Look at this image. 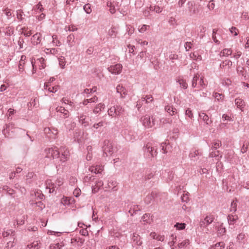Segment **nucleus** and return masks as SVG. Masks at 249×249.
Masks as SVG:
<instances>
[{"mask_svg": "<svg viewBox=\"0 0 249 249\" xmlns=\"http://www.w3.org/2000/svg\"><path fill=\"white\" fill-rule=\"evenodd\" d=\"M45 157L54 160L56 167L64 166L69 160L70 153L68 148L65 146H60L58 148L53 146L46 148L44 150Z\"/></svg>", "mask_w": 249, "mask_h": 249, "instance_id": "f257e3e1", "label": "nucleus"}, {"mask_svg": "<svg viewBox=\"0 0 249 249\" xmlns=\"http://www.w3.org/2000/svg\"><path fill=\"white\" fill-rule=\"evenodd\" d=\"M187 5L188 6V15L190 16L197 15L202 9L200 5H196L193 1H188Z\"/></svg>", "mask_w": 249, "mask_h": 249, "instance_id": "f03ea898", "label": "nucleus"}, {"mask_svg": "<svg viewBox=\"0 0 249 249\" xmlns=\"http://www.w3.org/2000/svg\"><path fill=\"white\" fill-rule=\"evenodd\" d=\"M140 121L143 126L146 128H151L155 124V118L153 116L151 117L148 115H145L142 117L140 119Z\"/></svg>", "mask_w": 249, "mask_h": 249, "instance_id": "7ed1b4c3", "label": "nucleus"}, {"mask_svg": "<svg viewBox=\"0 0 249 249\" xmlns=\"http://www.w3.org/2000/svg\"><path fill=\"white\" fill-rule=\"evenodd\" d=\"M215 219L214 215L211 213L207 214L204 218H201L199 222V226L201 228H205L208 231V226L212 223Z\"/></svg>", "mask_w": 249, "mask_h": 249, "instance_id": "20e7f679", "label": "nucleus"}, {"mask_svg": "<svg viewBox=\"0 0 249 249\" xmlns=\"http://www.w3.org/2000/svg\"><path fill=\"white\" fill-rule=\"evenodd\" d=\"M63 183L62 178H58L55 183H53L51 180H47L45 182L46 189H49V193H52L54 191V189L59 187Z\"/></svg>", "mask_w": 249, "mask_h": 249, "instance_id": "39448f33", "label": "nucleus"}, {"mask_svg": "<svg viewBox=\"0 0 249 249\" xmlns=\"http://www.w3.org/2000/svg\"><path fill=\"white\" fill-rule=\"evenodd\" d=\"M143 151L144 154L146 155L148 158L154 157L157 156V149L152 146L151 143H147L146 146L143 147Z\"/></svg>", "mask_w": 249, "mask_h": 249, "instance_id": "423d86ee", "label": "nucleus"}, {"mask_svg": "<svg viewBox=\"0 0 249 249\" xmlns=\"http://www.w3.org/2000/svg\"><path fill=\"white\" fill-rule=\"evenodd\" d=\"M103 156L107 157L111 155L113 153V147L112 143L108 140H105L103 146Z\"/></svg>", "mask_w": 249, "mask_h": 249, "instance_id": "0eeeda50", "label": "nucleus"}, {"mask_svg": "<svg viewBox=\"0 0 249 249\" xmlns=\"http://www.w3.org/2000/svg\"><path fill=\"white\" fill-rule=\"evenodd\" d=\"M44 133L50 140L55 139L58 134V130L54 128L45 127L44 129Z\"/></svg>", "mask_w": 249, "mask_h": 249, "instance_id": "6e6552de", "label": "nucleus"}, {"mask_svg": "<svg viewBox=\"0 0 249 249\" xmlns=\"http://www.w3.org/2000/svg\"><path fill=\"white\" fill-rule=\"evenodd\" d=\"M6 127L2 130V134L5 137H12V135L10 133V131L13 133L19 129L18 128H15L14 124H6Z\"/></svg>", "mask_w": 249, "mask_h": 249, "instance_id": "1a4fd4ad", "label": "nucleus"}, {"mask_svg": "<svg viewBox=\"0 0 249 249\" xmlns=\"http://www.w3.org/2000/svg\"><path fill=\"white\" fill-rule=\"evenodd\" d=\"M122 65L120 63H118L108 67L107 70L112 74H119L122 72Z\"/></svg>", "mask_w": 249, "mask_h": 249, "instance_id": "9d476101", "label": "nucleus"}, {"mask_svg": "<svg viewBox=\"0 0 249 249\" xmlns=\"http://www.w3.org/2000/svg\"><path fill=\"white\" fill-rule=\"evenodd\" d=\"M78 118L79 123L83 126L87 127L89 124V118L83 113L79 114L77 116Z\"/></svg>", "mask_w": 249, "mask_h": 249, "instance_id": "9b49d317", "label": "nucleus"}, {"mask_svg": "<svg viewBox=\"0 0 249 249\" xmlns=\"http://www.w3.org/2000/svg\"><path fill=\"white\" fill-rule=\"evenodd\" d=\"M159 194L156 191H153L150 194L148 195L144 199V202L147 204H149L151 202L155 200L158 196Z\"/></svg>", "mask_w": 249, "mask_h": 249, "instance_id": "f8f14e48", "label": "nucleus"}, {"mask_svg": "<svg viewBox=\"0 0 249 249\" xmlns=\"http://www.w3.org/2000/svg\"><path fill=\"white\" fill-rule=\"evenodd\" d=\"M217 230V234L218 236H221L225 234L226 230L223 226V223H217L215 226Z\"/></svg>", "mask_w": 249, "mask_h": 249, "instance_id": "ddd939ff", "label": "nucleus"}, {"mask_svg": "<svg viewBox=\"0 0 249 249\" xmlns=\"http://www.w3.org/2000/svg\"><path fill=\"white\" fill-rule=\"evenodd\" d=\"M128 207L129 209L128 213L131 216L136 214L137 212L141 211V208L138 205L130 204L128 206Z\"/></svg>", "mask_w": 249, "mask_h": 249, "instance_id": "4468645a", "label": "nucleus"}, {"mask_svg": "<svg viewBox=\"0 0 249 249\" xmlns=\"http://www.w3.org/2000/svg\"><path fill=\"white\" fill-rule=\"evenodd\" d=\"M232 65V62L230 60H226L223 61L220 65V68L229 71Z\"/></svg>", "mask_w": 249, "mask_h": 249, "instance_id": "2eb2a0df", "label": "nucleus"}, {"mask_svg": "<svg viewBox=\"0 0 249 249\" xmlns=\"http://www.w3.org/2000/svg\"><path fill=\"white\" fill-rule=\"evenodd\" d=\"M68 109L61 106H58L56 108V112L62 114L64 118H67L69 116L70 113Z\"/></svg>", "mask_w": 249, "mask_h": 249, "instance_id": "dca6fc26", "label": "nucleus"}, {"mask_svg": "<svg viewBox=\"0 0 249 249\" xmlns=\"http://www.w3.org/2000/svg\"><path fill=\"white\" fill-rule=\"evenodd\" d=\"M42 36L40 33H37L32 36L31 37V42L34 45H36L39 44L41 42Z\"/></svg>", "mask_w": 249, "mask_h": 249, "instance_id": "f3484780", "label": "nucleus"}, {"mask_svg": "<svg viewBox=\"0 0 249 249\" xmlns=\"http://www.w3.org/2000/svg\"><path fill=\"white\" fill-rule=\"evenodd\" d=\"M117 93L120 94L121 98H124L127 95L126 89L121 85H118L116 87Z\"/></svg>", "mask_w": 249, "mask_h": 249, "instance_id": "a211bd4d", "label": "nucleus"}, {"mask_svg": "<svg viewBox=\"0 0 249 249\" xmlns=\"http://www.w3.org/2000/svg\"><path fill=\"white\" fill-rule=\"evenodd\" d=\"M165 110L171 116L175 115L177 113V109L173 106L167 105L165 107Z\"/></svg>", "mask_w": 249, "mask_h": 249, "instance_id": "6ab92c4d", "label": "nucleus"}, {"mask_svg": "<svg viewBox=\"0 0 249 249\" xmlns=\"http://www.w3.org/2000/svg\"><path fill=\"white\" fill-rule=\"evenodd\" d=\"M199 119L202 120L207 125L210 124L212 123L211 120L209 119V116L204 112L199 113Z\"/></svg>", "mask_w": 249, "mask_h": 249, "instance_id": "aec40b11", "label": "nucleus"}, {"mask_svg": "<svg viewBox=\"0 0 249 249\" xmlns=\"http://www.w3.org/2000/svg\"><path fill=\"white\" fill-rule=\"evenodd\" d=\"M132 240L134 244L138 246H141L142 243L140 236L136 233L133 234Z\"/></svg>", "mask_w": 249, "mask_h": 249, "instance_id": "412c9836", "label": "nucleus"}, {"mask_svg": "<svg viewBox=\"0 0 249 249\" xmlns=\"http://www.w3.org/2000/svg\"><path fill=\"white\" fill-rule=\"evenodd\" d=\"M201 155L202 154L199 152L198 150H195L194 152L190 153L189 157L192 160L196 161L200 156H201Z\"/></svg>", "mask_w": 249, "mask_h": 249, "instance_id": "4be33fe9", "label": "nucleus"}, {"mask_svg": "<svg viewBox=\"0 0 249 249\" xmlns=\"http://www.w3.org/2000/svg\"><path fill=\"white\" fill-rule=\"evenodd\" d=\"M85 242V239L79 237H76L71 239L72 244L76 243L78 247H81Z\"/></svg>", "mask_w": 249, "mask_h": 249, "instance_id": "5701e85b", "label": "nucleus"}, {"mask_svg": "<svg viewBox=\"0 0 249 249\" xmlns=\"http://www.w3.org/2000/svg\"><path fill=\"white\" fill-rule=\"evenodd\" d=\"M30 204L33 207L36 206L38 207V209L40 211L42 210L45 207V204L41 201L35 202L34 200H31L30 201Z\"/></svg>", "mask_w": 249, "mask_h": 249, "instance_id": "b1692460", "label": "nucleus"}, {"mask_svg": "<svg viewBox=\"0 0 249 249\" xmlns=\"http://www.w3.org/2000/svg\"><path fill=\"white\" fill-rule=\"evenodd\" d=\"M228 223L230 225H233L238 219V217L237 215H229L227 217Z\"/></svg>", "mask_w": 249, "mask_h": 249, "instance_id": "393cba45", "label": "nucleus"}, {"mask_svg": "<svg viewBox=\"0 0 249 249\" xmlns=\"http://www.w3.org/2000/svg\"><path fill=\"white\" fill-rule=\"evenodd\" d=\"M235 104L237 107L242 111H243V108L245 107V102L240 98H236L235 100Z\"/></svg>", "mask_w": 249, "mask_h": 249, "instance_id": "a878e982", "label": "nucleus"}, {"mask_svg": "<svg viewBox=\"0 0 249 249\" xmlns=\"http://www.w3.org/2000/svg\"><path fill=\"white\" fill-rule=\"evenodd\" d=\"M74 39H75V37H74V35H73V34H71L67 36V42L68 45L69 46V47H71L74 45V44H75Z\"/></svg>", "mask_w": 249, "mask_h": 249, "instance_id": "bb28decb", "label": "nucleus"}, {"mask_svg": "<svg viewBox=\"0 0 249 249\" xmlns=\"http://www.w3.org/2000/svg\"><path fill=\"white\" fill-rule=\"evenodd\" d=\"M45 60L43 57H40L37 59L36 62L38 65L39 69L41 70L44 69L46 65L45 63Z\"/></svg>", "mask_w": 249, "mask_h": 249, "instance_id": "cd10ccee", "label": "nucleus"}, {"mask_svg": "<svg viewBox=\"0 0 249 249\" xmlns=\"http://www.w3.org/2000/svg\"><path fill=\"white\" fill-rule=\"evenodd\" d=\"M190 58L196 61H201L202 60L201 56L197 52H195L190 54Z\"/></svg>", "mask_w": 249, "mask_h": 249, "instance_id": "c85d7f7f", "label": "nucleus"}, {"mask_svg": "<svg viewBox=\"0 0 249 249\" xmlns=\"http://www.w3.org/2000/svg\"><path fill=\"white\" fill-rule=\"evenodd\" d=\"M142 220L147 224L151 223L153 220L149 213H145L142 216Z\"/></svg>", "mask_w": 249, "mask_h": 249, "instance_id": "c756f323", "label": "nucleus"}, {"mask_svg": "<svg viewBox=\"0 0 249 249\" xmlns=\"http://www.w3.org/2000/svg\"><path fill=\"white\" fill-rule=\"evenodd\" d=\"M105 106L104 104L100 103L98 104L96 107L93 109V112L95 114L99 113L102 109H104Z\"/></svg>", "mask_w": 249, "mask_h": 249, "instance_id": "7c9ffc66", "label": "nucleus"}, {"mask_svg": "<svg viewBox=\"0 0 249 249\" xmlns=\"http://www.w3.org/2000/svg\"><path fill=\"white\" fill-rule=\"evenodd\" d=\"M89 170L91 172H94L95 174L101 173L103 170V167L100 166H96V167H91L89 168Z\"/></svg>", "mask_w": 249, "mask_h": 249, "instance_id": "2f4dec72", "label": "nucleus"}, {"mask_svg": "<svg viewBox=\"0 0 249 249\" xmlns=\"http://www.w3.org/2000/svg\"><path fill=\"white\" fill-rule=\"evenodd\" d=\"M61 102L63 103H64L66 105H68L69 106V107H68V108L69 110H72V109L74 107V104L73 102H71V101L69 100L68 99L63 98L61 100Z\"/></svg>", "mask_w": 249, "mask_h": 249, "instance_id": "473e14b6", "label": "nucleus"}, {"mask_svg": "<svg viewBox=\"0 0 249 249\" xmlns=\"http://www.w3.org/2000/svg\"><path fill=\"white\" fill-rule=\"evenodd\" d=\"M232 53V50L230 49H224L220 53V56H228L231 55Z\"/></svg>", "mask_w": 249, "mask_h": 249, "instance_id": "72a5a7b5", "label": "nucleus"}, {"mask_svg": "<svg viewBox=\"0 0 249 249\" xmlns=\"http://www.w3.org/2000/svg\"><path fill=\"white\" fill-rule=\"evenodd\" d=\"M72 201V199L71 198L63 197L61 199V203L65 206H67L70 205Z\"/></svg>", "mask_w": 249, "mask_h": 249, "instance_id": "f704fd0d", "label": "nucleus"}, {"mask_svg": "<svg viewBox=\"0 0 249 249\" xmlns=\"http://www.w3.org/2000/svg\"><path fill=\"white\" fill-rule=\"evenodd\" d=\"M117 34V29L115 27H112L108 32V35L111 37H116Z\"/></svg>", "mask_w": 249, "mask_h": 249, "instance_id": "c9c22d12", "label": "nucleus"}, {"mask_svg": "<svg viewBox=\"0 0 249 249\" xmlns=\"http://www.w3.org/2000/svg\"><path fill=\"white\" fill-rule=\"evenodd\" d=\"M40 243L38 241L33 242L32 243L27 245V248L29 249H39L40 247L39 244Z\"/></svg>", "mask_w": 249, "mask_h": 249, "instance_id": "e433bc0d", "label": "nucleus"}, {"mask_svg": "<svg viewBox=\"0 0 249 249\" xmlns=\"http://www.w3.org/2000/svg\"><path fill=\"white\" fill-rule=\"evenodd\" d=\"M2 234L3 237H8L9 236L12 237L14 236V231L12 230H7L6 231H4Z\"/></svg>", "mask_w": 249, "mask_h": 249, "instance_id": "4c0bfd02", "label": "nucleus"}, {"mask_svg": "<svg viewBox=\"0 0 249 249\" xmlns=\"http://www.w3.org/2000/svg\"><path fill=\"white\" fill-rule=\"evenodd\" d=\"M225 244L223 242H220L217 243L214 245V246H213L211 247V249H222L224 248Z\"/></svg>", "mask_w": 249, "mask_h": 249, "instance_id": "58836bf2", "label": "nucleus"}, {"mask_svg": "<svg viewBox=\"0 0 249 249\" xmlns=\"http://www.w3.org/2000/svg\"><path fill=\"white\" fill-rule=\"evenodd\" d=\"M217 31H218V30H216L215 29L213 30L212 38L215 43H216L217 44H219V41L218 40V39H217V35L218 36H219L220 35H219V34H218L217 33Z\"/></svg>", "mask_w": 249, "mask_h": 249, "instance_id": "ea45409f", "label": "nucleus"}, {"mask_svg": "<svg viewBox=\"0 0 249 249\" xmlns=\"http://www.w3.org/2000/svg\"><path fill=\"white\" fill-rule=\"evenodd\" d=\"M32 196L34 195L36 197L40 200H42L44 198V195L42 193L40 190H37L31 194Z\"/></svg>", "mask_w": 249, "mask_h": 249, "instance_id": "a19ab883", "label": "nucleus"}, {"mask_svg": "<svg viewBox=\"0 0 249 249\" xmlns=\"http://www.w3.org/2000/svg\"><path fill=\"white\" fill-rule=\"evenodd\" d=\"M237 199L233 200L231 203V207L230 209V212L235 213L237 209Z\"/></svg>", "mask_w": 249, "mask_h": 249, "instance_id": "79ce46f5", "label": "nucleus"}, {"mask_svg": "<svg viewBox=\"0 0 249 249\" xmlns=\"http://www.w3.org/2000/svg\"><path fill=\"white\" fill-rule=\"evenodd\" d=\"M107 6L109 7V11L111 14H114L116 11V9L114 4L111 1H108L107 2Z\"/></svg>", "mask_w": 249, "mask_h": 249, "instance_id": "37998d69", "label": "nucleus"}, {"mask_svg": "<svg viewBox=\"0 0 249 249\" xmlns=\"http://www.w3.org/2000/svg\"><path fill=\"white\" fill-rule=\"evenodd\" d=\"M2 189L3 191L6 192L10 196H12L15 193V191L13 189L10 188L8 186H3Z\"/></svg>", "mask_w": 249, "mask_h": 249, "instance_id": "c03bdc74", "label": "nucleus"}, {"mask_svg": "<svg viewBox=\"0 0 249 249\" xmlns=\"http://www.w3.org/2000/svg\"><path fill=\"white\" fill-rule=\"evenodd\" d=\"M14 28L12 26H7L5 28V34L8 36H10L14 33Z\"/></svg>", "mask_w": 249, "mask_h": 249, "instance_id": "a18cd8bd", "label": "nucleus"}, {"mask_svg": "<svg viewBox=\"0 0 249 249\" xmlns=\"http://www.w3.org/2000/svg\"><path fill=\"white\" fill-rule=\"evenodd\" d=\"M199 75L197 73L193 78L192 81V88H196L197 87V81L199 79Z\"/></svg>", "mask_w": 249, "mask_h": 249, "instance_id": "49530a36", "label": "nucleus"}, {"mask_svg": "<svg viewBox=\"0 0 249 249\" xmlns=\"http://www.w3.org/2000/svg\"><path fill=\"white\" fill-rule=\"evenodd\" d=\"M115 108L116 110L117 116L122 115L124 112V109L120 106H116Z\"/></svg>", "mask_w": 249, "mask_h": 249, "instance_id": "de8ad7c7", "label": "nucleus"}, {"mask_svg": "<svg viewBox=\"0 0 249 249\" xmlns=\"http://www.w3.org/2000/svg\"><path fill=\"white\" fill-rule=\"evenodd\" d=\"M177 82L179 83L180 87L181 88L184 89H186L187 88L188 84L184 80L182 79H178L177 81Z\"/></svg>", "mask_w": 249, "mask_h": 249, "instance_id": "09e8293b", "label": "nucleus"}, {"mask_svg": "<svg viewBox=\"0 0 249 249\" xmlns=\"http://www.w3.org/2000/svg\"><path fill=\"white\" fill-rule=\"evenodd\" d=\"M150 28V26L147 25L143 24L141 26V27L139 26L138 28L139 32L141 33H143L146 31L148 30Z\"/></svg>", "mask_w": 249, "mask_h": 249, "instance_id": "8fccbe9b", "label": "nucleus"}, {"mask_svg": "<svg viewBox=\"0 0 249 249\" xmlns=\"http://www.w3.org/2000/svg\"><path fill=\"white\" fill-rule=\"evenodd\" d=\"M182 202H187L189 200V193L184 192L183 195L181 196Z\"/></svg>", "mask_w": 249, "mask_h": 249, "instance_id": "3c124183", "label": "nucleus"}, {"mask_svg": "<svg viewBox=\"0 0 249 249\" xmlns=\"http://www.w3.org/2000/svg\"><path fill=\"white\" fill-rule=\"evenodd\" d=\"M160 147L161 148V150H162V152L164 154H166L168 152V150L169 148V145L165 143H161Z\"/></svg>", "mask_w": 249, "mask_h": 249, "instance_id": "603ef678", "label": "nucleus"}, {"mask_svg": "<svg viewBox=\"0 0 249 249\" xmlns=\"http://www.w3.org/2000/svg\"><path fill=\"white\" fill-rule=\"evenodd\" d=\"M115 109V106L111 107L107 111L108 114L111 116H116V110Z\"/></svg>", "mask_w": 249, "mask_h": 249, "instance_id": "864d4df0", "label": "nucleus"}, {"mask_svg": "<svg viewBox=\"0 0 249 249\" xmlns=\"http://www.w3.org/2000/svg\"><path fill=\"white\" fill-rule=\"evenodd\" d=\"M221 146V142L219 141H216L213 143L212 150H216L218 148Z\"/></svg>", "mask_w": 249, "mask_h": 249, "instance_id": "5fc2aeb1", "label": "nucleus"}, {"mask_svg": "<svg viewBox=\"0 0 249 249\" xmlns=\"http://www.w3.org/2000/svg\"><path fill=\"white\" fill-rule=\"evenodd\" d=\"M63 245L59 243L52 244L50 246V249H60L62 247Z\"/></svg>", "mask_w": 249, "mask_h": 249, "instance_id": "6e6d98bb", "label": "nucleus"}, {"mask_svg": "<svg viewBox=\"0 0 249 249\" xmlns=\"http://www.w3.org/2000/svg\"><path fill=\"white\" fill-rule=\"evenodd\" d=\"M83 9L86 13L88 14H90L92 11L90 4L89 3L85 4L83 7Z\"/></svg>", "mask_w": 249, "mask_h": 249, "instance_id": "4d7b16f0", "label": "nucleus"}, {"mask_svg": "<svg viewBox=\"0 0 249 249\" xmlns=\"http://www.w3.org/2000/svg\"><path fill=\"white\" fill-rule=\"evenodd\" d=\"M189 244V240L188 239L185 240L181 242V243H178V247L179 248H182L184 247L185 246H187Z\"/></svg>", "mask_w": 249, "mask_h": 249, "instance_id": "13d9d810", "label": "nucleus"}, {"mask_svg": "<svg viewBox=\"0 0 249 249\" xmlns=\"http://www.w3.org/2000/svg\"><path fill=\"white\" fill-rule=\"evenodd\" d=\"M213 96L215 99V100H216L218 101L223 99L224 97V95L223 94L218 93L217 92L214 93L213 94Z\"/></svg>", "mask_w": 249, "mask_h": 249, "instance_id": "bf43d9fd", "label": "nucleus"}, {"mask_svg": "<svg viewBox=\"0 0 249 249\" xmlns=\"http://www.w3.org/2000/svg\"><path fill=\"white\" fill-rule=\"evenodd\" d=\"M219 155V151L214 150V151L210 152L209 157L211 158H217Z\"/></svg>", "mask_w": 249, "mask_h": 249, "instance_id": "052dcab7", "label": "nucleus"}, {"mask_svg": "<svg viewBox=\"0 0 249 249\" xmlns=\"http://www.w3.org/2000/svg\"><path fill=\"white\" fill-rule=\"evenodd\" d=\"M146 96L144 97H142L141 99V100H140L137 102V104L136 106L138 107V108L139 109L140 107L139 106L142 105L144 104H146Z\"/></svg>", "mask_w": 249, "mask_h": 249, "instance_id": "680f3d73", "label": "nucleus"}, {"mask_svg": "<svg viewBox=\"0 0 249 249\" xmlns=\"http://www.w3.org/2000/svg\"><path fill=\"white\" fill-rule=\"evenodd\" d=\"M185 115L186 116H188L191 119H192L194 117L193 113L190 108H187L186 110Z\"/></svg>", "mask_w": 249, "mask_h": 249, "instance_id": "e2e57ef3", "label": "nucleus"}, {"mask_svg": "<svg viewBox=\"0 0 249 249\" xmlns=\"http://www.w3.org/2000/svg\"><path fill=\"white\" fill-rule=\"evenodd\" d=\"M44 10L42 5L40 2H39L35 7V10L36 12H41Z\"/></svg>", "mask_w": 249, "mask_h": 249, "instance_id": "0e129e2a", "label": "nucleus"}, {"mask_svg": "<svg viewBox=\"0 0 249 249\" xmlns=\"http://www.w3.org/2000/svg\"><path fill=\"white\" fill-rule=\"evenodd\" d=\"M175 227H176L178 230H183L185 228V224L184 223H177L175 225Z\"/></svg>", "mask_w": 249, "mask_h": 249, "instance_id": "69168bd1", "label": "nucleus"}, {"mask_svg": "<svg viewBox=\"0 0 249 249\" xmlns=\"http://www.w3.org/2000/svg\"><path fill=\"white\" fill-rule=\"evenodd\" d=\"M24 43V39L21 37H19L18 41V44L19 46V49H22L23 48V44Z\"/></svg>", "mask_w": 249, "mask_h": 249, "instance_id": "338daca9", "label": "nucleus"}, {"mask_svg": "<svg viewBox=\"0 0 249 249\" xmlns=\"http://www.w3.org/2000/svg\"><path fill=\"white\" fill-rule=\"evenodd\" d=\"M245 234L243 233H239L237 236V240L239 243L242 242L245 238Z\"/></svg>", "mask_w": 249, "mask_h": 249, "instance_id": "774afa93", "label": "nucleus"}]
</instances>
